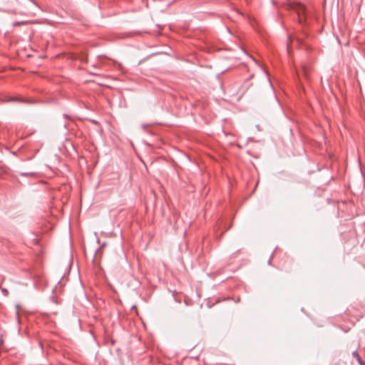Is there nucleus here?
I'll list each match as a JSON object with an SVG mask.
<instances>
[{"label": "nucleus", "instance_id": "4", "mask_svg": "<svg viewBox=\"0 0 365 365\" xmlns=\"http://www.w3.org/2000/svg\"><path fill=\"white\" fill-rule=\"evenodd\" d=\"M21 175L23 176H34V173H21Z\"/></svg>", "mask_w": 365, "mask_h": 365}, {"label": "nucleus", "instance_id": "3", "mask_svg": "<svg viewBox=\"0 0 365 365\" xmlns=\"http://www.w3.org/2000/svg\"><path fill=\"white\" fill-rule=\"evenodd\" d=\"M9 173V168L6 165H0V178Z\"/></svg>", "mask_w": 365, "mask_h": 365}, {"label": "nucleus", "instance_id": "6", "mask_svg": "<svg viewBox=\"0 0 365 365\" xmlns=\"http://www.w3.org/2000/svg\"><path fill=\"white\" fill-rule=\"evenodd\" d=\"M250 58L252 59V61H254L256 63V64H258L257 61L254 58H252V56H250Z\"/></svg>", "mask_w": 365, "mask_h": 365}, {"label": "nucleus", "instance_id": "9", "mask_svg": "<svg viewBox=\"0 0 365 365\" xmlns=\"http://www.w3.org/2000/svg\"><path fill=\"white\" fill-rule=\"evenodd\" d=\"M21 23L19 22H17V23H15L14 25H20Z\"/></svg>", "mask_w": 365, "mask_h": 365}, {"label": "nucleus", "instance_id": "2", "mask_svg": "<svg viewBox=\"0 0 365 365\" xmlns=\"http://www.w3.org/2000/svg\"><path fill=\"white\" fill-rule=\"evenodd\" d=\"M352 356L356 359L359 365H365V363L361 359L357 351H354L352 352Z\"/></svg>", "mask_w": 365, "mask_h": 365}, {"label": "nucleus", "instance_id": "7", "mask_svg": "<svg viewBox=\"0 0 365 365\" xmlns=\"http://www.w3.org/2000/svg\"><path fill=\"white\" fill-rule=\"evenodd\" d=\"M259 66L264 71L265 73L267 74V71H265L261 66Z\"/></svg>", "mask_w": 365, "mask_h": 365}, {"label": "nucleus", "instance_id": "1", "mask_svg": "<svg viewBox=\"0 0 365 365\" xmlns=\"http://www.w3.org/2000/svg\"><path fill=\"white\" fill-rule=\"evenodd\" d=\"M296 12L297 13L299 19L301 20V16L305 12V8L303 5L298 4L294 7Z\"/></svg>", "mask_w": 365, "mask_h": 365}, {"label": "nucleus", "instance_id": "8", "mask_svg": "<svg viewBox=\"0 0 365 365\" xmlns=\"http://www.w3.org/2000/svg\"><path fill=\"white\" fill-rule=\"evenodd\" d=\"M105 246H106V243H103V244L101 245V247H105Z\"/></svg>", "mask_w": 365, "mask_h": 365}, {"label": "nucleus", "instance_id": "5", "mask_svg": "<svg viewBox=\"0 0 365 365\" xmlns=\"http://www.w3.org/2000/svg\"><path fill=\"white\" fill-rule=\"evenodd\" d=\"M2 292H4L5 294L8 293V292L6 289H2Z\"/></svg>", "mask_w": 365, "mask_h": 365}]
</instances>
